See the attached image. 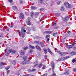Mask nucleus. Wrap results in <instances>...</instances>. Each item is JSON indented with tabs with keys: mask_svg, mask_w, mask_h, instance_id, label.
<instances>
[{
	"mask_svg": "<svg viewBox=\"0 0 76 76\" xmlns=\"http://www.w3.org/2000/svg\"><path fill=\"white\" fill-rule=\"evenodd\" d=\"M23 59L24 61H23L22 62V64H25L29 63V62H28V61H27L28 57L27 56L24 57L23 58Z\"/></svg>",
	"mask_w": 76,
	"mask_h": 76,
	"instance_id": "f257e3e1",
	"label": "nucleus"
},
{
	"mask_svg": "<svg viewBox=\"0 0 76 76\" xmlns=\"http://www.w3.org/2000/svg\"><path fill=\"white\" fill-rule=\"evenodd\" d=\"M69 58V56H66V57H62L60 58V59L58 60V61H63V60H64L68 59V58Z\"/></svg>",
	"mask_w": 76,
	"mask_h": 76,
	"instance_id": "f03ea898",
	"label": "nucleus"
},
{
	"mask_svg": "<svg viewBox=\"0 0 76 76\" xmlns=\"http://www.w3.org/2000/svg\"><path fill=\"white\" fill-rule=\"evenodd\" d=\"M64 5L66 6V8H70V4H69L67 2H65L64 3Z\"/></svg>",
	"mask_w": 76,
	"mask_h": 76,
	"instance_id": "7ed1b4c3",
	"label": "nucleus"
},
{
	"mask_svg": "<svg viewBox=\"0 0 76 76\" xmlns=\"http://www.w3.org/2000/svg\"><path fill=\"white\" fill-rule=\"evenodd\" d=\"M76 42V41H75L74 43V44H72L71 45H66V48H69V49L70 48H72L73 47V46L74 45H75V43Z\"/></svg>",
	"mask_w": 76,
	"mask_h": 76,
	"instance_id": "20e7f679",
	"label": "nucleus"
},
{
	"mask_svg": "<svg viewBox=\"0 0 76 76\" xmlns=\"http://www.w3.org/2000/svg\"><path fill=\"white\" fill-rule=\"evenodd\" d=\"M62 19L65 22H67L69 19V16H67L66 17L64 18H62Z\"/></svg>",
	"mask_w": 76,
	"mask_h": 76,
	"instance_id": "39448f33",
	"label": "nucleus"
},
{
	"mask_svg": "<svg viewBox=\"0 0 76 76\" xmlns=\"http://www.w3.org/2000/svg\"><path fill=\"white\" fill-rule=\"evenodd\" d=\"M20 19H25V17H24V15L22 13H21L20 16Z\"/></svg>",
	"mask_w": 76,
	"mask_h": 76,
	"instance_id": "423d86ee",
	"label": "nucleus"
},
{
	"mask_svg": "<svg viewBox=\"0 0 76 76\" xmlns=\"http://www.w3.org/2000/svg\"><path fill=\"white\" fill-rule=\"evenodd\" d=\"M54 62H51V67H52V70H53V72L54 69Z\"/></svg>",
	"mask_w": 76,
	"mask_h": 76,
	"instance_id": "0eeeda50",
	"label": "nucleus"
},
{
	"mask_svg": "<svg viewBox=\"0 0 76 76\" xmlns=\"http://www.w3.org/2000/svg\"><path fill=\"white\" fill-rule=\"evenodd\" d=\"M70 54L71 56H74V55H75V54H76V52L72 51L71 52Z\"/></svg>",
	"mask_w": 76,
	"mask_h": 76,
	"instance_id": "6e6552de",
	"label": "nucleus"
},
{
	"mask_svg": "<svg viewBox=\"0 0 76 76\" xmlns=\"http://www.w3.org/2000/svg\"><path fill=\"white\" fill-rule=\"evenodd\" d=\"M31 8L32 10H36L37 9V7L34 6H31Z\"/></svg>",
	"mask_w": 76,
	"mask_h": 76,
	"instance_id": "1a4fd4ad",
	"label": "nucleus"
},
{
	"mask_svg": "<svg viewBox=\"0 0 76 76\" xmlns=\"http://www.w3.org/2000/svg\"><path fill=\"white\" fill-rule=\"evenodd\" d=\"M60 54L61 55V56H66V53H61H61H60Z\"/></svg>",
	"mask_w": 76,
	"mask_h": 76,
	"instance_id": "9d476101",
	"label": "nucleus"
},
{
	"mask_svg": "<svg viewBox=\"0 0 76 76\" xmlns=\"http://www.w3.org/2000/svg\"><path fill=\"white\" fill-rule=\"evenodd\" d=\"M12 9L14 10H18V8H17V7H15V6L13 7L12 8Z\"/></svg>",
	"mask_w": 76,
	"mask_h": 76,
	"instance_id": "9b49d317",
	"label": "nucleus"
},
{
	"mask_svg": "<svg viewBox=\"0 0 76 76\" xmlns=\"http://www.w3.org/2000/svg\"><path fill=\"white\" fill-rule=\"evenodd\" d=\"M53 35L54 37H57V36H58V33H53Z\"/></svg>",
	"mask_w": 76,
	"mask_h": 76,
	"instance_id": "f8f14e48",
	"label": "nucleus"
},
{
	"mask_svg": "<svg viewBox=\"0 0 76 76\" xmlns=\"http://www.w3.org/2000/svg\"><path fill=\"white\" fill-rule=\"evenodd\" d=\"M36 48H37V50H41V48H40V47H39V46L38 45H36Z\"/></svg>",
	"mask_w": 76,
	"mask_h": 76,
	"instance_id": "ddd939ff",
	"label": "nucleus"
},
{
	"mask_svg": "<svg viewBox=\"0 0 76 76\" xmlns=\"http://www.w3.org/2000/svg\"><path fill=\"white\" fill-rule=\"evenodd\" d=\"M38 65V67L39 68H41L42 66V64L40 63L39 64H37Z\"/></svg>",
	"mask_w": 76,
	"mask_h": 76,
	"instance_id": "4468645a",
	"label": "nucleus"
},
{
	"mask_svg": "<svg viewBox=\"0 0 76 76\" xmlns=\"http://www.w3.org/2000/svg\"><path fill=\"white\" fill-rule=\"evenodd\" d=\"M3 65H5V63L4 62H1L0 63V66H3Z\"/></svg>",
	"mask_w": 76,
	"mask_h": 76,
	"instance_id": "2eb2a0df",
	"label": "nucleus"
},
{
	"mask_svg": "<svg viewBox=\"0 0 76 76\" xmlns=\"http://www.w3.org/2000/svg\"><path fill=\"white\" fill-rule=\"evenodd\" d=\"M48 52L50 54H52L53 53H52V52H51V51L50 50V49L49 48H48Z\"/></svg>",
	"mask_w": 76,
	"mask_h": 76,
	"instance_id": "dca6fc26",
	"label": "nucleus"
},
{
	"mask_svg": "<svg viewBox=\"0 0 76 76\" xmlns=\"http://www.w3.org/2000/svg\"><path fill=\"white\" fill-rule=\"evenodd\" d=\"M44 51L45 54H47V49H44Z\"/></svg>",
	"mask_w": 76,
	"mask_h": 76,
	"instance_id": "f3484780",
	"label": "nucleus"
},
{
	"mask_svg": "<svg viewBox=\"0 0 76 76\" xmlns=\"http://www.w3.org/2000/svg\"><path fill=\"white\" fill-rule=\"evenodd\" d=\"M27 24L28 25H31V23L29 21H28L27 23Z\"/></svg>",
	"mask_w": 76,
	"mask_h": 76,
	"instance_id": "a211bd4d",
	"label": "nucleus"
},
{
	"mask_svg": "<svg viewBox=\"0 0 76 76\" xmlns=\"http://www.w3.org/2000/svg\"><path fill=\"white\" fill-rule=\"evenodd\" d=\"M20 53L21 55H23V54H25V52H24V51H21L20 52Z\"/></svg>",
	"mask_w": 76,
	"mask_h": 76,
	"instance_id": "6ab92c4d",
	"label": "nucleus"
},
{
	"mask_svg": "<svg viewBox=\"0 0 76 76\" xmlns=\"http://www.w3.org/2000/svg\"><path fill=\"white\" fill-rule=\"evenodd\" d=\"M4 28L5 29H6L7 31H9V28L7 27V26L4 27Z\"/></svg>",
	"mask_w": 76,
	"mask_h": 76,
	"instance_id": "aec40b11",
	"label": "nucleus"
},
{
	"mask_svg": "<svg viewBox=\"0 0 76 76\" xmlns=\"http://www.w3.org/2000/svg\"><path fill=\"white\" fill-rule=\"evenodd\" d=\"M29 47L31 48H35L34 46H32L30 45H29Z\"/></svg>",
	"mask_w": 76,
	"mask_h": 76,
	"instance_id": "412c9836",
	"label": "nucleus"
},
{
	"mask_svg": "<svg viewBox=\"0 0 76 76\" xmlns=\"http://www.w3.org/2000/svg\"><path fill=\"white\" fill-rule=\"evenodd\" d=\"M21 31L22 32H23V31L24 32H26V31L25 30H24V29H23V28H22Z\"/></svg>",
	"mask_w": 76,
	"mask_h": 76,
	"instance_id": "4be33fe9",
	"label": "nucleus"
},
{
	"mask_svg": "<svg viewBox=\"0 0 76 76\" xmlns=\"http://www.w3.org/2000/svg\"><path fill=\"white\" fill-rule=\"evenodd\" d=\"M12 49L9 50L7 52V53H8L9 54L10 53H11V51H12Z\"/></svg>",
	"mask_w": 76,
	"mask_h": 76,
	"instance_id": "5701e85b",
	"label": "nucleus"
},
{
	"mask_svg": "<svg viewBox=\"0 0 76 76\" xmlns=\"http://www.w3.org/2000/svg\"><path fill=\"white\" fill-rule=\"evenodd\" d=\"M65 75H68L69 74V72H65L64 73Z\"/></svg>",
	"mask_w": 76,
	"mask_h": 76,
	"instance_id": "b1692460",
	"label": "nucleus"
},
{
	"mask_svg": "<svg viewBox=\"0 0 76 76\" xmlns=\"http://www.w3.org/2000/svg\"><path fill=\"white\" fill-rule=\"evenodd\" d=\"M64 7H63V6H62L61 7V10L62 11H63V10H64Z\"/></svg>",
	"mask_w": 76,
	"mask_h": 76,
	"instance_id": "393cba45",
	"label": "nucleus"
},
{
	"mask_svg": "<svg viewBox=\"0 0 76 76\" xmlns=\"http://www.w3.org/2000/svg\"><path fill=\"white\" fill-rule=\"evenodd\" d=\"M42 1H43V0H39L38 2L39 3H41L42 2Z\"/></svg>",
	"mask_w": 76,
	"mask_h": 76,
	"instance_id": "a878e982",
	"label": "nucleus"
},
{
	"mask_svg": "<svg viewBox=\"0 0 76 76\" xmlns=\"http://www.w3.org/2000/svg\"><path fill=\"white\" fill-rule=\"evenodd\" d=\"M33 51L32 50H30V51L28 52L29 54H31L32 53Z\"/></svg>",
	"mask_w": 76,
	"mask_h": 76,
	"instance_id": "bb28decb",
	"label": "nucleus"
},
{
	"mask_svg": "<svg viewBox=\"0 0 76 76\" xmlns=\"http://www.w3.org/2000/svg\"><path fill=\"white\" fill-rule=\"evenodd\" d=\"M11 53H15V50H14L12 49Z\"/></svg>",
	"mask_w": 76,
	"mask_h": 76,
	"instance_id": "cd10ccee",
	"label": "nucleus"
},
{
	"mask_svg": "<svg viewBox=\"0 0 76 76\" xmlns=\"http://www.w3.org/2000/svg\"><path fill=\"white\" fill-rule=\"evenodd\" d=\"M21 35H22V38H24V37H25V34H24L23 33Z\"/></svg>",
	"mask_w": 76,
	"mask_h": 76,
	"instance_id": "c85d7f7f",
	"label": "nucleus"
},
{
	"mask_svg": "<svg viewBox=\"0 0 76 76\" xmlns=\"http://www.w3.org/2000/svg\"><path fill=\"white\" fill-rule=\"evenodd\" d=\"M8 1H9V2L11 3H12L13 2V0H8Z\"/></svg>",
	"mask_w": 76,
	"mask_h": 76,
	"instance_id": "c756f323",
	"label": "nucleus"
},
{
	"mask_svg": "<svg viewBox=\"0 0 76 76\" xmlns=\"http://www.w3.org/2000/svg\"><path fill=\"white\" fill-rule=\"evenodd\" d=\"M9 68H10V67H9V66H8V67H6L5 68V69H6V70H8V69H9Z\"/></svg>",
	"mask_w": 76,
	"mask_h": 76,
	"instance_id": "7c9ffc66",
	"label": "nucleus"
},
{
	"mask_svg": "<svg viewBox=\"0 0 76 76\" xmlns=\"http://www.w3.org/2000/svg\"><path fill=\"white\" fill-rule=\"evenodd\" d=\"M47 33V34H51V32L50 31H46Z\"/></svg>",
	"mask_w": 76,
	"mask_h": 76,
	"instance_id": "2f4dec72",
	"label": "nucleus"
},
{
	"mask_svg": "<svg viewBox=\"0 0 76 76\" xmlns=\"http://www.w3.org/2000/svg\"><path fill=\"white\" fill-rule=\"evenodd\" d=\"M35 71H36V69H33L31 70V72H35Z\"/></svg>",
	"mask_w": 76,
	"mask_h": 76,
	"instance_id": "473e14b6",
	"label": "nucleus"
},
{
	"mask_svg": "<svg viewBox=\"0 0 76 76\" xmlns=\"http://www.w3.org/2000/svg\"><path fill=\"white\" fill-rule=\"evenodd\" d=\"M46 66H45V65H44L43 66V67L42 68V69H45V67H46Z\"/></svg>",
	"mask_w": 76,
	"mask_h": 76,
	"instance_id": "72a5a7b5",
	"label": "nucleus"
},
{
	"mask_svg": "<svg viewBox=\"0 0 76 76\" xmlns=\"http://www.w3.org/2000/svg\"><path fill=\"white\" fill-rule=\"evenodd\" d=\"M15 63H16V61H13L12 62V64H15Z\"/></svg>",
	"mask_w": 76,
	"mask_h": 76,
	"instance_id": "f704fd0d",
	"label": "nucleus"
},
{
	"mask_svg": "<svg viewBox=\"0 0 76 76\" xmlns=\"http://www.w3.org/2000/svg\"><path fill=\"white\" fill-rule=\"evenodd\" d=\"M72 63H75V62H76V60H75V59H73L72 61Z\"/></svg>",
	"mask_w": 76,
	"mask_h": 76,
	"instance_id": "c9c22d12",
	"label": "nucleus"
},
{
	"mask_svg": "<svg viewBox=\"0 0 76 76\" xmlns=\"http://www.w3.org/2000/svg\"><path fill=\"white\" fill-rule=\"evenodd\" d=\"M10 26L11 28H12V27H13V24H12V23H11Z\"/></svg>",
	"mask_w": 76,
	"mask_h": 76,
	"instance_id": "e433bc0d",
	"label": "nucleus"
},
{
	"mask_svg": "<svg viewBox=\"0 0 76 76\" xmlns=\"http://www.w3.org/2000/svg\"><path fill=\"white\" fill-rule=\"evenodd\" d=\"M41 44H42V47H44V43H43L42 42H41Z\"/></svg>",
	"mask_w": 76,
	"mask_h": 76,
	"instance_id": "4c0bfd02",
	"label": "nucleus"
},
{
	"mask_svg": "<svg viewBox=\"0 0 76 76\" xmlns=\"http://www.w3.org/2000/svg\"><path fill=\"white\" fill-rule=\"evenodd\" d=\"M67 33L68 34H71V32L69 31H67Z\"/></svg>",
	"mask_w": 76,
	"mask_h": 76,
	"instance_id": "58836bf2",
	"label": "nucleus"
},
{
	"mask_svg": "<svg viewBox=\"0 0 76 76\" xmlns=\"http://www.w3.org/2000/svg\"><path fill=\"white\" fill-rule=\"evenodd\" d=\"M60 3H61V2H60V1H58L57 2V3L58 5L60 4Z\"/></svg>",
	"mask_w": 76,
	"mask_h": 76,
	"instance_id": "ea45409f",
	"label": "nucleus"
},
{
	"mask_svg": "<svg viewBox=\"0 0 76 76\" xmlns=\"http://www.w3.org/2000/svg\"><path fill=\"white\" fill-rule=\"evenodd\" d=\"M76 68H75L74 69H73V72H76Z\"/></svg>",
	"mask_w": 76,
	"mask_h": 76,
	"instance_id": "a19ab883",
	"label": "nucleus"
},
{
	"mask_svg": "<svg viewBox=\"0 0 76 76\" xmlns=\"http://www.w3.org/2000/svg\"><path fill=\"white\" fill-rule=\"evenodd\" d=\"M9 53L8 52H7L6 54H5L6 56H9Z\"/></svg>",
	"mask_w": 76,
	"mask_h": 76,
	"instance_id": "79ce46f5",
	"label": "nucleus"
},
{
	"mask_svg": "<svg viewBox=\"0 0 76 76\" xmlns=\"http://www.w3.org/2000/svg\"><path fill=\"white\" fill-rule=\"evenodd\" d=\"M28 48V47H26V48H24V49L25 50H27Z\"/></svg>",
	"mask_w": 76,
	"mask_h": 76,
	"instance_id": "37998d69",
	"label": "nucleus"
},
{
	"mask_svg": "<svg viewBox=\"0 0 76 76\" xmlns=\"http://www.w3.org/2000/svg\"><path fill=\"white\" fill-rule=\"evenodd\" d=\"M10 72V71L9 70L7 71V75H8L9 73V72Z\"/></svg>",
	"mask_w": 76,
	"mask_h": 76,
	"instance_id": "c03bdc74",
	"label": "nucleus"
},
{
	"mask_svg": "<svg viewBox=\"0 0 76 76\" xmlns=\"http://www.w3.org/2000/svg\"><path fill=\"white\" fill-rule=\"evenodd\" d=\"M52 76H56V74L54 73L53 74H52Z\"/></svg>",
	"mask_w": 76,
	"mask_h": 76,
	"instance_id": "a18cd8bd",
	"label": "nucleus"
},
{
	"mask_svg": "<svg viewBox=\"0 0 76 76\" xmlns=\"http://www.w3.org/2000/svg\"><path fill=\"white\" fill-rule=\"evenodd\" d=\"M56 15L57 17H58V16H60V15H59V14H57Z\"/></svg>",
	"mask_w": 76,
	"mask_h": 76,
	"instance_id": "49530a36",
	"label": "nucleus"
},
{
	"mask_svg": "<svg viewBox=\"0 0 76 76\" xmlns=\"http://www.w3.org/2000/svg\"><path fill=\"white\" fill-rule=\"evenodd\" d=\"M50 37V35H47L46 36V38H48V37Z\"/></svg>",
	"mask_w": 76,
	"mask_h": 76,
	"instance_id": "de8ad7c7",
	"label": "nucleus"
},
{
	"mask_svg": "<svg viewBox=\"0 0 76 76\" xmlns=\"http://www.w3.org/2000/svg\"><path fill=\"white\" fill-rule=\"evenodd\" d=\"M57 52L58 53H59L60 54V53H61V52H60L59 51H58Z\"/></svg>",
	"mask_w": 76,
	"mask_h": 76,
	"instance_id": "09e8293b",
	"label": "nucleus"
},
{
	"mask_svg": "<svg viewBox=\"0 0 76 76\" xmlns=\"http://www.w3.org/2000/svg\"><path fill=\"white\" fill-rule=\"evenodd\" d=\"M44 57L45 58V59H47V55H45Z\"/></svg>",
	"mask_w": 76,
	"mask_h": 76,
	"instance_id": "8fccbe9b",
	"label": "nucleus"
},
{
	"mask_svg": "<svg viewBox=\"0 0 76 76\" xmlns=\"http://www.w3.org/2000/svg\"><path fill=\"white\" fill-rule=\"evenodd\" d=\"M39 14V13L37 12L35 14V15H38Z\"/></svg>",
	"mask_w": 76,
	"mask_h": 76,
	"instance_id": "3c124183",
	"label": "nucleus"
},
{
	"mask_svg": "<svg viewBox=\"0 0 76 76\" xmlns=\"http://www.w3.org/2000/svg\"><path fill=\"white\" fill-rule=\"evenodd\" d=\"M0 37H3V35L0 34Z\"/></svg>",
	"mask_w": 76,
	"mask_h": 76,
	"instance_id": "603ef678",
	"label": "nucleus"
},
{
	"mask_svg": "<svg viewBox=\"0 0 76 76\" xmlns=\"http://www.w3.org/2000/svg\"><path fill=\"white\" fill-rule=\"evenodd\" d=\"M38 41H35V42H34V43L35 44H36V43H38Z\"/></svg>",
	"mask_w": 76,
	"mask_h": 76,
	"instance_id": "864d4df0",
	"label": "nucleus"
},
{
	"mask_svg": "<svg viewBox=\"0 0 76 76\" xmlns=\"http://www.w3.org/2000/svg\"><path fill=\"white\" fill-rule=\"evenodd\" d=\"M42 76H47V74H45Z\"/></svg>",
	"mask_w": 76,
	"mask_h": 76,
	"instance_id": "5fc2aeb1",
	"label": "nucleus"
},
{
	"mask_svg": "<svg viewBox=\"0 0 76 76\" xmlns=\"http://www.w3.org/2000/svg\"><path fill=\"white\" fill-rule=\"evenodd\" d=\"M22 0H20V3H22Z\"/></svg>",
	"mask_w": 76,
	"mask_h": 76,
	"instance_id": "6e6d98bb",
	"label": "nucleus"
},
{
	"mask_svg": "<svg viewBox=\"0 0 76 76\" xmlns=\"http://www.w3.org/2000/svg\"><path fill=\"white\" fill-rule=\"evenodd\" d=\"M50 40V39H49V38H48L47 39V41H49Z\"/></svg>",
	"mask_w": 76,
	"mask_h": 76,
	"instance_id": "4d7b16f0",
	"label": "nucleus"
},
{
	"mask_svg": "<svg viewBox=\"0 0 76 76\" xmlns=\"http://www.w3.org/2000/svg\"><path fill=\"white\" fill-rule=\"evenodd\" d=\"M7 49H6L5 50V53H6V51H7Z\"/></svg>",
	"mask_w": 76,
	"mask_h": 76,
	"instance_id": "13d9d810",
	"label": "nucleus"
},
{
	"mask_svg": "<svg viewBox=\"0 0 76 76\" xmlns=\"http://www.w3.org/2000/svg\"><path fill=\"white\" fill-rule=\"evenodd\" d=\"M31 15H33L34 14V12H31Z\"/></svg>",
	"mask_w": 76,
	"mask_h": 76,
	"instance_id": "bf43d9fd",
	"label": "nucleus"
},
{
	"mask_svg": "<svg viewBox=\"0 0 76 76\" xmlns=\"http://www.w3.org/2000/svg\"><path fill=\"white\" fill-rule=\"evenodd\" d=\"M74 50H76V47H75L74 48Z\"/></svg>",
	"mask_w": 76,
	"mask_h": 76,
	"instance_id": "052dcab7",
	"label": "nucleus"
},
{
	"mask_svg": "<svg viewBox=\"0 0 76 76\" xmlns=\"http://www.w3.org/2000/svg\"><path fill=\"white\" fill-rule=\"evenodd\" d=\"M16 75H20V74H18V73H17Z\"/></svg>",
	"mask_w": 76,
	"mask_h": 76,
	"instance_id": "680f3d73",
	"label": "nucleus"
},
{
	"mask_svg": "<svg viewBox=\"0 0 76 76\" xmlns=\"http://www.w3.org/2000/svg\"><path fill=\"white\" fill-rule=\"evenodd\" d=\"M40 10H41V11H42V10H43L42 9H40Z\"/></svg>",
	"mask_w": 76,
	"mask_h": 76,
	"instance_id": "e2e57ef3",
	"label": "nucleus"
},
{
	"mask_svg": "<svg viewBox=\"0 0 76 76\" xmlns=\"http://www.w3.org/2000/svg\"><path fill=\"white\" fill-rule=\"evenodd\" d=\"M20 31L19 32V35H20Z\"/></svg>",
	"mask_w": 76,
	"mask_h": 76,
	"instance_id": "0e129e2a",
	"label": "nucleus"
},
{
	"mask_svg": "<svg viewBox=\"0 0 76 76\" xmlns=\"http://www.w3.org/2000/svg\"><path fill=\"white\" fill-rule=\"evenodd\" d=\"M54 25H56V23H54Z\"/></svg>",
	"mask_w": 76,
	"mask_h": 76,
	"instance_id": "69168bd1",
	"label": "nucleus"
},
{
	"mask_svg": "<svg viewBox=\"0 0 76 76\" xmlns=\"http://www.w3.org/2000/svg\"><path fill=\"white\" fill-rule=\"evenodd\" d=\"M36 38H38V37H36Z\"/></svg>",
	"mask_w": 76,
	"mask_h": 76,
	"instance_id": "338daca9",
	"label": "nucleus"
},
{
	"mask_svg": "<svg viewBox=\"0 0 76 76\" xmlns=\"http://www.w3.org/2000/svg\"><path fill=\"white\" fill-rule=\"evenodd\" d=\"M75 63H76V58H75Z\"/></svg>",
	"mask_w": 76,
	"mask_h": 76,
	"instance_id": "774afa93",
	"label": "nucleus"
}]
</instances>
